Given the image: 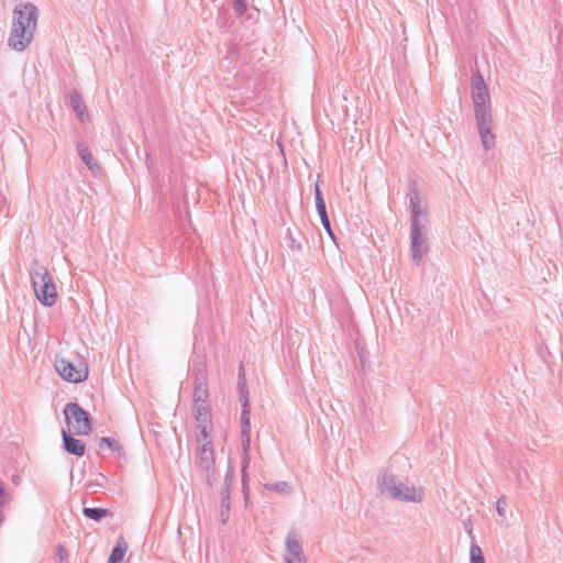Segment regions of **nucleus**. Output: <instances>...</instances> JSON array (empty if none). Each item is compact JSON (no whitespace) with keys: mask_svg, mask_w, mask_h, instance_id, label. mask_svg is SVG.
<instances>
[{"mask_svg":"<svg viewBox=\"0 0 563 563\" xmlns=\"http://www.w3.org/2000/svg\"><path fill=\"white\" fill-rule=\"evenodd\" d=\"M244 385H246L245 369H244L243 364H240L238 386H242L243 387Z\"/></svg>","mask_w":563,"mask_h":563,"instance_id":"28","label":"nucleus"},{"mask_svg":"<svg viewBox=\"0 0 563 563\" xmlns=\"http://www.w3.org/2000/svg\"><path fill=\"white\" fill-rule=\"evenodd\" d=\"M314 199H316L317 212L320 217L321 223H322L324 230L327 231V233L331 236L332 240H334V233L331 228V222H330V219H329L328 212H327L325 201L323 199V195H322L319 184L314 185Z\"/></svg>","mask_w":563,"mask_h":563,"instance_id":"13","label":"nucleus"},{"mask_svg":"<svg viewBox=\"0 0 563 563\" xmlns=\"http://www.w3.org/2000/svg\"><path fill=\"white\" fill-rule=\"evenodd\" d=\"M238 389H239V400L241 402V407H244V408L250 407L247 386L246 385H244L243 387L238 386Z\"/></svg>","mask_w":563,"mask_h":563,"instance_id":"25","label":"nucleus"},{"mask_svg":"<svg viewBox=\"0 0 563 563\" xmlns=\"http://www.w3.org/2000/svg\"><path fill=\"white\" fill-rule=\"evenodd\" d=\"M472 100L478 133L486 151L495 146V135L492 133L493 118L488 87L477 70L472 75Z\"/></svg>","mask_w":563,"mask_h":563,"instance_id":"1","label":"nucleus"},{"mask_svg":"<svg viewBox=\"0 0 563 563\" xmlns=\"http://www.w3.org/2000/svg\"><path fill=\"white\" fill-rule=\"evenodd\" d=\"M82 514L86 518L92 519L95 521H100L101 519H103L104 517H107L109 515V511L107 509L99 508V507H92V508L85 507L82 509Z\"/></svg>","mask_w":563,"mask_h":563,"instance_id":"20","label":"nucleus"},{"mask_svg":"<svg viewBox=\"0 0 563 563\" xmlns=\"http://www.w3.org/2000/svg\"><path fill=\"white\" fill-rule=\"evenodd\" d=\"M264 487L269 492H276L280 494H290L292 490L291 485L286 481L277 483H267L264 485Z\"/></svg>","mask_w":563,"mask_h":563,"instance_id":"21","label":"nucleus"},{"mask_svg":"<svg viewBox=\"0 0 563 563\" xmlns=\"http://www.w3.org/2000/svg\"><path fill=\"white\" fill-rule=\"evenodd\" d=\"M128 550V544L122 537L117 540L115 545L111 550L108 563H121Z\"/></svg>","mask_w":563,"mask_h":563,"instance_id":"18","label":"nucleus"},{"mask_svg":"<svg viewBox=\"0 0 563 563\" xmlns=\"http://www.w3.org/2000/svg\"><path fill=\"white\" fill-rule=\"evenodd\" d=\"M194 416L198 424L200 434L206 437L212 430L211 411L209 401L194 402Z\"/></svg>","mask_w":563,"mask_h":563,"instance_id":"9","label":"nucleus"},{"mask_svg":"<svg viewBox=\"0 0 563 563\" xmlns=\"http://www.w3.org/2000/svg\"><path fill=\"white\" fill-rule=\"evenodd\" d=\"M233 473H234L233 467L231 465H229L228 471L225 473L224 483H223V486H222V489L220 493V499H221L220 516H221V520L223 523H225L229 520V516H230V509H231V506H230L231 490L230 489H231V485L233 482Z\"/></svg>","mask_w":563,"mask_h":563,"instance_id":"10","label":"nucleus"},{"mask_svg":"<svg viewBox=\"0 0 563 563\" xmlns=\"http://www.w3.org/2000/svg\"><path fill=\"white\" fill-rule=\"evenodd\" d=\"M409 209L411 213L410 240L412 261L419 265L423 254L428 251L426 236L422 234L423 224L421 222L422 210L418 190H413L409 199Z\"/></svg>","mask_w":563,"mask_h":563,"instance_id":"3","label":"nucleus"},{"mask_svg":"<svg viewBox=\"0 0 563 563\" xmlns=\"http://www.w3.org/2000/svg\"><path fill=\"white\" fill-rule=\"evenodd\" d=\"M528 481H529V475H528V472L526 470H523L522 472L518 473V475H517V483H518V485L520 487H526Z\"/></svg>","mask_w":563,"mask_h":563,"instance_id":"27","label":"nucleus"},{"mask_svg":"<svg viewBox=\"0 0 563 563\" xmlns=\"http://www.w3.org/2000/svg\"><path fill=\"white\" fill-rule=\"evenodd\" d=\"M38 10L31 2L15 5L12 15V27L8 38L10 48L23 52L33 41L37 26Z\"/></svg>","mask_w":563,"mask_h":563,"instance_id":"2","label":"nucleus"},{"mask_svg":"<svg viewBox=\"0 0 563 563\" xmlns=\"http://www.w3.org/2000/svg\"><path fill=\"white\" fill-rule=\"evenodd\" d=\"M250 407H242L241 411V431H251Z\"/></svg>","mask_w":563,"mask_h":563,"instance_id":"24","label":"nucleus"},{"mask_svg":"<svg viewBox=\"0 0 563 563\" xmlns=\"http://www.w3.org/2000/svg\"><path fill=\"white\" fill-rule=\"evenodd\" d=\"M56 554H57V556L59 558L60 561H64L67 558V551H66V549L62 544L57 545Z\"/></svg>","mask_w":563,"mask_h":563,"instance_id":"30","label":"nucleus"},{"mask_svg":"<svg viewBox=\"0 0 563 563\" xmlns=\"http://www.w3.org/2000/svg\"><path fill=\"white\" fill-rule=\"evenodd\" d=\"M378 488L384 495H387L399 501L420 503L421 490L415 486L405 485L398 477L388 471L383 470L378 476Z\"/></svg>","mask_w":563,"mask_h":563,"instance_id":"5","label":"nucleus"},{"mask_svg":"<svg viewBox=\"0 0 563 563\" xmlns=\"http://www.w3.org/2000/svg\"><path fill=\"white\" fill-rule=\"evenodd\" d=\"M9 500V495L7 494L2 483L0 482V508L4 506V504Z\"/></svg>","mask_w":563,"mask_h":563,"instance_id":"29","label":"nucleus"},{"mask_svg":"<svg viewBox=\"0 0 563 563\" xmlns=\"http://www.w3.org/2000/svg\"><path fill=\"white\" fill-rule=\"evenodd\" d=\"M104 448H108L112 452L117 453L119 456L122 454L123 450L120 443L111 437H102L99 441V451H103Z\"/></svg>","mask_w":563,"mask_h":563,"instance_id":"19","label":"nucleus"},{"mask_svg":"<svg viewBox=\"0 0 563 563\" xmlns=\"http://www.w3.org/2000/svg\"><path fill=\"white\" fill-rule=\"evenodd\" d=\"M285 545L286 553L284 555V563H302L303 550L294 532L287 534Z\"/></svg>","mask_w":563,"mask_h":563,"instance_id":"11","label":"nucleus"},{"mask_svg":"<svg viewBox=\"0 0 563 563\" xmlns=\"http://www.w3.org/2000/svg\"><path fill=\"white\" fill-rule=\"evenodd\" d=\"M77 151L81 161L85 163L87 168L92 172L93 175H97L98 173L101 172V166L93 158L92 154L90 153L89 148L86 146L85 143L79 142L77 144Z\"/></svg>","mask_w":563,"mask_h":563,"instance_id":"15","label":"nucleus"},{"mask_svg":"<svg viewBox=\"0 0 563 563\" xmlns=\"http://www.w3.org/2000/svg\"><path fill=\"white\" fill-rule=\"evenodd\" d=\"M198 443L200 445L198 449L196 464L201 472L206 473V477L210 482L214 466V451L210 433L206 437L200 434V438H198Z\"/></svg>","mask_w":563,"mask_h":563,"instance_id":"7","label":"nucleus"},{"mask_svg":"<svg viewBox=\"0 0 563 563\" xmlns=\"http://www.w3.org/2000/svg\"><path fill=\"white\" fill-rule=\"evenodd\" d=\"M470 563H485L482 549L476 542H472L470 548Z\"/></svg>","mask_w":563,"mask_h":563,"instance_id":"23","label":"nucleus"},{"mask_svg":"<svg viewBox=\"0 0 563 563\" xmlns=\"http://www.w3.org/2000/svg\"><path fill=\"white\" fill-rule=\"evenodd\" d=\"M285 240H286L287 246L291 251H294V252H301L302 251L301 242L297 239L296 233L290 228H288L287 231H286Z\"/></svg>","mask_w":563,"mask_h":563,"instance_id":"22","label":"nucleus"},{"mask_svg":"<svg viewBox=\"0 0 563 563\" xmlns=\"http://www.w3.org/2000/svg\"><path fill=\"white\" fill-rule=\"evenodd\" d=\"M18 481H19V476H14V477H13V482L16 484V483H18Z\"/></svg>","mask_w":563,"mask_h":563,"instance_id":"32","label":"nucleus"},{"mask_svg":"<svg viewBox=\"0 0 563 563\" xmlns=\"http://www.w3.org/2000/svg\"><path fill=\"white\" fill-rule=\"evenodd\" d=\"M192 401H209L207 372L202 367H199L195 374Z\"/></svg>","mask_w":563,"mask_h":563,"instance_id":"12","label":"nucleus"},{"mask_svg":"<svg viewBox=\"0 0 563 563\" xmlns=\"http://www.w3.org/2000/svg\"><path fill=\"white\" fill-rule=\"evenodd\" d=\"M247 9V4L245 0H234L233 1V10L238 16H242Z\"/></svg>","mask_w":563,"mask_h":563,"instance_id":"26","label":"nucleus"},{"mask_svg":"<svg viewBox=\"0 0 563 563\" xmlns=\"http://www.w3.org/2000/svg\"><path fill=\"white\" fill-rule=\"evenodd\" d=\"M498 504H500V500H498ZM497 511H498V514H499L500 516H504V509H503V507H500V505H498V507H497Z\"/></svg>","mask_w":563,"mask_h":563,"instance_id":"31","label":"nucleus"},{"mask_svg":"<svg viewBox=\"0 0 563 563\" xmlns=\"http://www.w3.org/2000/svg\"><path fill=\"white\" fill-rule=\"evenodd\" d=\"M63 448L69 454L82 456L85 454L86 444L84 441L74 438L66 430L62 431Z\"/></svg>","mask_w":563,"mask_h":563,"instance_id":"14","label":"nucleus"},{"mask_svg":"<svg viewBox=\"0 0 563 563\" xmlns=\"http://www.w3.org/2000/svg\"><path fill=\"white\" fill-rule=\"evenodd\" d=\"M69 101L73 110L77 113L80 121L88 119L87 108L77 90H73L69 95Z\"/></svg>","mask_w":563,"mask_h":563,"instance_id":"17","label":"nucleus"},{"mask_svg":"<svg viewBox=\"0 0 563 563\" xmlns=\"http://www.w3.org/2000/svg\"><path fill=\"white\" fill-rule=\"evenodd\" d=\"M55 368L65 380L70 383H81L88 377V366L82 362L74 365L68 360L56 358Z\"/></svg>","mask_w":563,"mask_h":563,"instance_id":"8","label":"nucleus"},{"mask_svg":"<svg viewBox=\"0 0 563 563\" xmlns=\"http://www.w3.org/2000/svg\"><path fill=\"white\" fill-rule=\"evenodd\" d=\"M241 445H242V479L245 482L246 468L250 463L251 450V431H241Z\"/></svg>","mask_w":563,"mask_h":563,"instance_id":"16","label":"nucleus"},{"mask_svg":"<svg viewBox=\"0 0 563 563\" xmlns=\"http://www.w3.org/2000/svg\"><path fill=\"white\" fill-rule=\"evenodd\" d=\"M65 420L68 424L74 420L75 433L88 435L92 431L90 413L77 402H68L64 408Z\"/></svg>","mask_w":563,"mask_h":563,"instance_id":"6","label":"nucleus"},{"mask_svg":"<svg viewBox=\"0 0 563 563\" xmlns=\"http://www.w3.org/2000/svg\"><path fill=\"white\" fill-rule=\"evenodd\" d=\"M30 277L37 300L46 307L55 305L57 299L56 286L47 268L40 261L34 260L32 262Z\"/></svg>","mask_w":563,"mask_h":563,"instance_id":"4","label":"nucleus"}]
</instances>
